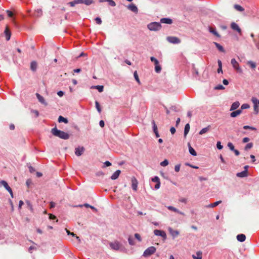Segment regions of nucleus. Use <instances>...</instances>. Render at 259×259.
I'll list each match as a JSON object with an SVG mask.
<instances>
[{"label":"nucleus","mask_w":259,"mask_h":259,"mask_svg":"<svg viewBox=\"0 0 259 259\" xmlns=\"http://www.w3.org/2000/svg\"><path fill=\"white\" fill-rule=\"evenodd\" d=\"M51 133L54 136L62 139L67 140L69 138V135L68 133L58 130L56 127L51 130Z\"/></svg>","instance_id":"1"},{"label":"nucleus","mask_w":259,"mask_h":259,"mask_svg":"<svg viewBox=\"0 0 259 259\" xmlns=\"http://www.w3.org/2000/svg\"><path fill=\"white\" fill-rule=\"evenodd\" d=\"M231 64L234 68V69L236 71L237 73L239 74L243 73V70L240 66L238 62L235 59H232L231 60Z\"/></svg>","instance_id":"2"},{"label":"nucleus","mask_w":259,"mask_h":259,"mask_svg":"<svg viewBox=\"0 0 259 259\" xmlns=\"http://www.w3.org/2000/svg\"><path fill=\"white\" fill-rule=\"evenodd\" d=\"M147 27L151 31H157L161 28V25L160 23L154 22L149 23Z\"/></svg>","instance_id":"3"},{"label":"nucleus","mask_w":259,"mask_h":259,"mask_svg":"<svg viewBox=\"0 0 259 259\" xmlns=\"http://www.w3.org/2000/svg\"><path fill=\"white\" fill-rule=\"evenodd\" d=\"M156 250L154 246H150L147 248L144 252L143 256L144 257H148L154 254Z\"/></svg>","instance_id":"4"},{"label":"nucleus","mask_w":259,"mask_h":259,"mask_svg":"<svg viewBox=\"0 0 259 259\" xmlns=\"http://www.w3.org/2000/svg\"><path fill=\"white\" fill-rule=\"evenodd\" d=\"M150 60L154 63L155 72L156 73H160L161 70V66L159 65L158 60L156 59L154 57H151Z\"/></svg>","instance_id":"5"},{"label":"nucleus","mask_w":259,"mask_h":259,"mask_svg":"<svg viewBox=\"0 0 259 259\" xmlns=\"http://www.w3.org/2000/svg\"><path fill=\"white\" fill-rule=\"evenodd\" d=\"M109 246L112 249L114 250H118L121 247V244L118 241H115L112 242H110Z\"/></svg>","instance_id":"6"},{"label":"nucleus","mask_w":259,"mask_h":259,"mask_svg":"<svg viewBox=\"0 0 259 259\" xmlns=\"http://www.w3.org/2000/svg\"><path fill=\"white\" fill-rule=\"evenodd\" d=\"M166 39L169 42L174 44H178L181 42L180 39L178 37L175 36H168L167 37Z\"/></svg>","instance_id":"7"},{"label":"nucleus","mask_w":259,"mask_h":259,"mask_svg":"<svg viewBox=\"0 0 259 259\" xmlns=\"http://www.w3.org/2000/svg\"><path fill=\"white\" fill-rule=\"evenodd\" d=\"M154 234L156 236H161L164 240H165L166 239V234L164 231L155 230L154 231Z\"/></svg>","instance_id":"8"},{"label":"nucleus","mask_w":259,"mask_h":259,"mask_svg":"<svg viewBox=\"0 0 259 259\" xmlns=\"http://www.w3.org/2000/svg\"><path fill=\"white\" fill-rule=\"evenodd\" d=\"M132 188L134 191H137L138 189V182L135 177L131 179Z\"/></svg>","instance_id":"9"},{"label":"nucleus","mask_w":259,"mask_h":259,"mask_svg":"<svg viewBox=\"0 0 259 259\" xmlns=\"http://www.w3.org/2000/svg\"><path fill=\"white\" fill-rule=\"evenodd\" d=\"M251 101H252V103H253V109H254V113L255 114H258V113L259 112L258 106L257 105V100L256 98L253 97L251 99Z\"/></svg>","instance_id":"10"},{"label":"nucleus","mask_w":259,"mask_h":259,"mask_svg":"<svg viewBox=\"0 0 259 259\" xmlns=\"http://www.w3.org/2000/svg\"><path fill=\"white\" fill-rule=\"evenodd\" d=\"M36 96L37 97V99H38V101L41 103L42 104L45 105V106H47L48 105V103L46 102L44 98L41 96L40 94H39L38 93H36Z\"/></svg>","instance_id":"11"},{"label":"nucleus","mask_w":259,"mask_h":259,"mask_svg":"<svg viewBox=\"0 0 259 259\" xmlns=\"http://www.w3.org/2000/svg\"><path fill=\"white\" fill-rule=\"evenodd\" d=\"M84 150V149L83 147H78L75 149V154L76 156H79L81 155Z\"/></svg>","instance_id":"12"},{"label":"nucleus","mask_w":259,"mask_h":259,"mask_svg":"<svg viewBox=\"0 0 259 259\" xmlns=\"http://www.w3.org/2000/svg\"><path fill=\"white\" fill-rule=\"evenodd\" d=\"M127 8H128V10H131V11H132V12H134L135 13H137L138 12V8L134 4H131L130 5H129L127 6Z\"/></svg>","instance_id":"13"},{"label":"nucleus","mask_w":259,"mask_h":259,"mask_svg":"<svg viewBox=\"0 0 259 259\" xmlns=\"http://www.w3.org/2000/svg\"><path fill=\"white\" fill-rule=\"evenodd\" d=\"M231 28L234 30L237 31L238 33H241V30L239 28V26L235 22H232L231 24Z\"/></svg>","instance_id":"14"},{"label":"nucleus","mask_w":259,"mask_h":259,"mask_svg":"<svg viewBox=\"0 0 259 259\" xmlns=\"http://www.w3.org/2000/svg\"><path fill=\"white\" fill-rule=\"evenodd\" d=\"M167 208L168 210H171V211H172L174 212H177L178 213H179L180 214H182V215H184L185 214L184 212L180 211L179 209H178L177 208H175V207L174 206H167Z\"/></svg>","instance_id":"15"},{"label":"nucleus","mask_w":259,"mask_h":259,"mask_svg":"<svg viewBox=\"0 0 259 259\" xmlns=\"http://www.w3.org/2000/svg\"><path fill=\"white\" fill-rule=\"evenodd\" d=\"M168 231L174 238H176L179 235V232L177 230H173L172 228H169Z\"/></svg>","instance_id":"16"},{"label":"nucleus","mask_w":259,"mask_h":259,"mask_svg":"<svg viewBox=\"0 0 259 259\" xmlns=\"http://www.w3.org/2000/svg\"><path fill=\"white\" fill-rule=\"evenodd\" d=\"M160 23L171 24L172 23V20L168 18H163L160 19Z\"/></svg>","instance_id":"17"},{"label":"nucleus","mask_w":259,"mask_h":259,"mask_svg":"<svg viewBox=\"0 0 259 259\" xmlns=\"http://www.w3.org/2000/svg\"><path fill=\"white\" fill-rule=\"evenodd\" d=\"M239 106H240V103L238 101H236L232 104L230 110V111L235 110L236 109H237Z\"/></svg>","instance_id":"18"},{"label":"nucleus","mask_w":259,"mask_h":259,"mask_svg":"<svg viewBox=\"0 0 259 259\" xmlns=\"http://www.w3.org/2000/svg\"><path fill=\"white\" fill-rule=\"evenodd\" d=\"M2 183H3V186L9 192L10 194H11V193H13L12 189L8 185V183H7V182L6 181H3L2 182Z\"/></svg>","instance_id":"19"},{"label":"nucleus","mask_w":259,"mask_h":259,"mask_svg":"<svg viewBox=\"0 0 259 259\" xmlns=\"http://www.w3.org/2000/svg\"><path fill=\"white\" fill-rule=\"evenodd\" d=\"M120 173L121 171L120 170H116L111 176V179L114 180L117 179L118 178Z\"/></svg>","instance_id":"20"},{"label":"nucleus","mask_w":259,"mask_h":259,"mask_svg":"<svg viewBox=\"0 0 259 259\" xmlns=\"http://www.w3.org/2000/svg\"><path fill=\"white\" fill-rule=\"evenodd\" d=\"M236 238L238 241L242 242L245 240L246 236L244 234H240L238 235Z\"/></svg>","instance_id":"21"},{"label":"nucleus","mask_w":259,"mask_h":259,"mask_svg":"<svg viewBox=\"0 0 259 259\" xmlns=\"http://www.w3.org/2000/svg\"><path fill=\"white\" fill-rule=\"evenodd\" d=\"M241 113V109H238L237 110L231 112L230 114V116L231 117H236L238 115H240Z\"/></svg>","instance_id":"22"},{"label":"nucleus","mask_w":259,"mask_h":259,"mask_svg":"<svg viewBox=\"0 0 259 259\" xmlns=\"http://www.w3.org/2000/svg\"><path fill=\"white\" fill-rule=\"evenodd\" d=\"M202 252L201 251H197L196 255L193 254L192 257L194 259H202Z\"/></svg>","instance_id":"23"},{"label":"nucleus","mask_w":259,"mask_h":259,"mask_svg":"<svg viewBox=\"0 0 259 259\" xmlns=\"http://www.w3.org/2000/svg\"><path fill=\"white\" fill-rule=\"evenodd\" d=\"M5 33L6 37V40H9L11 37V32L8 27H7L5 29Z\"/></svg>","instance_id":"24"},{"label":"nucleus","mask_w":259,"mask_h":259,"mask_svg":"<svg viewBox=\"0 0 259 259\" xmlns=\"http://www.w3.org/2000/svg\"><path fill=\"white\" fill-rule=\"evenodd\" d=\"M236 176L239 178L246 177L247 176V172H246V170H243L240 172H238Z\"/></svg>","instance_id":"25"},{"label":"nucleus","mask_w":259,"mask_h":259,"mask_svg":"<svg viewBox=\"0 0 259 259\" xmlns=\"http://www.w3.org/2000/svg\"><path fill=\"white\" fill-rule=\"evenodd\" d=\"M208 29H209V31L210 33H212L217 37H220V35H219V34L218 33V32L216 31V30L215 29H213L212 27H209Z\"/></svg>","instance_id":"26"},{"label":"nucleus","mask_w":259,"mask_h":259,"mask_svg":"<svg viewBox=\"0 0 259 259\" xmlns=\"http://www.w3.org/2000/svg\"><path fill=\"white\" fill-rule=\"evenodd\" d=\"M189 146V151L190 153L193 156H196L197 155V153L195 150L191 146L190 144H188Z\"/></svg>","instance_id":"27"},{"label":"nucleus","mask_w":259,"mask_h":259,"mask_svg":"<svg viewBox=\"0 0 259 259\" xmlns=\"http://www.w3.org/2000/svg\"><path fill=\"white\" fill-rule=\"evenodd\" d=\"M221 203H222V201L219 200V201L215 202L213 203L209 204V205H206L205 207H212V208L214 207L218 206L219 204H220Z\"/></svg>","instance_id":"28"},{"label":"nucleus","mask_w":259,"mask_h":259,"mask_svg":"<svg viewBox=\"0 0 259 259\" xmlns=\"http://www.w3.org/2000/svg\"><path fill=\"white\" fill-rule=\"evenodd\" d=\"M190 131V125L187 123L185 125L184 129V137H186Z\"/></svg>","instance_id":"29"},{"label":"nucleus","mask_w":259,"mask_h":259,"mask_svg":"<svg viewBox=\"0 0 259 259\" xmlns=\"http://www.w3.org/2000/svg\"><path fill=\"white\" fill-rule=\"evenodd\" d=\"M210 129V125L207 126L206 127L203 128L200 132V135H203L206 133H207Z\"/></svg>","instance_id":"30"},{"label":"nucleus","mask_w":259,"mask_h":259,"mask_svg":"<svg viewBox=\"0 0 259 259\" xmlns=\"http://www.w3.org/2000/svg\"><path fill=\"white\" fill-rule=\"evenodd\" d=\"M58 122H64L65 123H68V120L67 118L63 117L62 116H59L58 117Z\"/></svg>","instance_id":"31"},{"label":"nucleus","mask_w":259,"mask_h":259,"mask_svg":"<svg viewBox=\"0 0 259 259\" xmlns=\"http://www.w3.org/2000/svg\"><path fill=\"white\" fill-rule=\"evenodd\" d=\"M30 67H31V69L32 71H35L36 70V68H37V63H36V62H35V61H32L31 63Z\"/></svg>","instance_id":"32"},{"label":"nucleus","mask_w":259,"mask_h":259,"mask_svg":"<svg viewBox=\"0 0 259 259\" xmlns=\"http://www.w3.org/2000/svg\"><path fill=\"white\" fill-rule=\"evenodd\" d=\"M213 43L215 45V46H216V47L217 48V49L220 52H224L225 50L224 49V48L221 45H220L219 44L215 42H214Z\"/></svg>","instance_id":"33"},{"label":"nucleus","mask_w":259,"mask_h":259,"mask_svg":"<svg viewBox=\"0 0 259 259\" xmlns=\"http://www.w3.org/2000/svg\"><path fill=\"white\" fill-rule=\"evenodd\" d=\"M234 7L237 11L239 12H243L244 10V8L239 5H235Z\"/></svg>","instance_id":"34"},{"label":"nucleus","mask_w":259,"mask_h":259,"mask_svg":"<svg viewBox=\"0 0 259 259\" xmlns=\"http://www.w3.org/2000/svg\"><path fill=\"white\" fill-rule=\"evenodd\" d=\"M152 128H153V131L154 133L157 132H158V128L157 126L154 121V120L152 121Z\"/></svg>","instance_id":"35"},{"label":"nucleus","mask_w":259,"mask_h":259,"mask_svg":"<svg viewBox=\"0 0 259 259\" xmlns=\"http://www.w3.org/2000/svg\"><path fill=\"white\" fill-rule=\"evenodd\" d=\"M247 64L252 69H254L256 67L255 63L251 61H248Z\"/></svg>","instance_id":"36"},{"label":"nucleus","mask_w":259,"mask_h":259,"mask_svg":"<svg viewBox=\"0 0 259 259\" xmlns=\"http://www.w3.org/2000/svg\"><path fill=\"white\" fill-rule=\"evenodd\" d=\"M134 77L136 79V80L137 81V82L140 84H141V82H140V80L139 78V77H138V75L137 74V71H135L134 73Z\"/></svg>","instance_id":"37"},{"label":"nucleus","mask_w":259,"mask_h":259,"mask_svg":"<svg viewBox=\"0 0 259 259\" xmlns=\"http://www.w3.org/2000/svg\"><path fill=\"white\" fill-rule=\"evenodd\" d=\"M98 90L99 92H102L103 91L104 87L103 85H96L93 87Z\"/></svg>","instance_id":"38"},{"label":"nucleus","mask_w":259,"mask_h":259,"mask_svg":"<svg viewBox=\"0 0 259 259\" xmlns=\"http://www.w3.org/2000/svg\"><path fill=\"white\" fill-rule=\"evenodd\" d=\"M94 3L93 0H83V4L87 6H89Z\"/></svg>","instance_id":"39"},{"label":"nucleus","mask_w":259,"mask_h":259,"mask_svg":"<svg viewBox=\"0 0 259 259\" xmlns=\"http://www.w3.org/2000/svg\"><path fill=\"white\" fill-rule=\"evenodd\" d=\"M95 105H96V108L97 111H98V112L101 113V109L100 104L98 101L95 102Z\"/></svg>","instance_id":"40"},{"label":"nucleus","mask_w":259,"mask_h":259,"mask_svg":"<svg viewBox=\"0 0 259 259\" xmlns=\"http://www.w3.org/2000/svg\"><path fill=\"white\" fill-rule=\"evenodd\" d=\"M128 242L131 245H135L134 240L133 238H132V237H128Z\"/></svg>","instance_id":"41"},{"label":"nucleus","mask_w":259,"mask_h":259,"mask_svg":"<svg viewBox=\"0 0 259 259\" xmlns=\"http://www.w3.org/2000/svg\"><path fill=\"white\" fill-rule=\"evenodd\" d=\"M250 107V106L249 104H243L241 105V111L243 109H248Z\"/></svg>","instance_id":"42"},{"label":"nucleus","mask_w":259,"mask_h":259,"mask_svg":"<svg viewBox=\"0 0 259 259\" xmlns=\"http://www.w3.org/2000/svg\"><path fill=\"white\" fill-rule=\"evenodd\" d=\"M168 164V161L167 159H165L160 163V165L162 166H166Z\"/></svg>","instance_id":"43"},{"label":"nucleus","mask_w":259,"mask_h":259,"mask_svg":"<svg viewBox=\"0 0 259 259\" xmlns=\"http://www.w3.org/2000/svg\"><path fill=\"white\" fill-rule=\"evenodd\" d=\"M152 181L156 183L160 182L159 178L157 176H155L154 177L152 178Z\"/></svg>","instance_id":"44"},{"label":"nucleus","mask_w":259,"mask_h":259,"mask_svg":"<svg viewBox=\"0 0 259 259\" xmlns=\"http://www.w3.org/2000/svg\"><path fill=\"white\" fill-rule=\"evenodd\" d=\"M243 128L245 130L249 129V130H253V131H255L256 130V128L252 127V126H250L249 125H244L243 126Z\"/></svg>","instance_id":"45"},{"label":"nucleus","mask_w":259,"mask_h":259,"mask_svg":"<svg viewBox=\"0 0 259 259\" xmlns=\"http://www.w3.org/2000/svg\"><path fill=\"white\" fill-rule=\"evenodd\" d=\"M107 2L109 5L112 7H115L116 6V3L113 0H108Z\"/></svg>","instance_id":"46"},{"label":"nucleus","mask_w":259,"mask_h":259,"mask_svg":"<svg viewBox=\"0 0 259 259\" xmlns=\"http://www.w3.org/2000/svg\"><path fill=\"white\" fill-rule=\"evenodd\" d=\"M228 147L229 148V149L231 150H234V146L233 144L232 143H228Z\"/></svg>","instance_id":"47"},{"label":"nucleus","mask_w":259,"mask_h":259,"mask_svg":"<svg viewBox=\"0 0 259 259\" xmlns=\"http://www.w3.org/2000/svg\"><path fill=\"white\" fill-rule=\"evenodd\" d=\"M214 89L215 90H224L225 89V87L221 85V84H219L216 87H214Z\"/></svg>","instance_id":"48"},{"label":"nucleus","mask_w":259,"mask_h":259,"mask_svg":"<svg viewBox=\"0 0 259 259\" xmlns=\"http://www.w3.org/2000/svg\"><path fill=\"white\" fill-rule=\"evenodd\" d=\"M68 5H69L71 7H74L75 5H77L76 0H74L73 1L69 2L68 3Z\"/></svg>","instance_id":"49"},{"label":"nucleus","mask_w":259,"mask_h":259,"mask_svg":"<svg viewBox=\"0 0 259 259\" xmlns=\"http://www.w3.org/2000/svg\"><path fill=\"white\" fill-rule=\"evenodd\" d=\"M217 147L218 149L219 150H221L223 149V146L221 145V143L220 141H218L217 143Z\"/></svg>","instance_id":"50"},{"label":"nucleus","mask_w":259,"mask_h":259,"mask_svg":"<svg viewBox=\"0 0 259 259\" xmlns=\"http://www.w3.org/2000/svg\"><path fill=\"white\" fill-rule=\"evenodd\" d=\"M252 147V144L251 143H249L246 144L245 147V150H247L250 149Z\"/></svg>","instance_id":"51"},{"label":"nucleus","mask_w":259,"mask_h":259,"mask_svg":"<svg viewBox=\"0 0 259 259\" xmlns=\"http://www.w3.org/2000/svg\"><path fill=\"white\" fill-rule=\"evenodd\" d=\"M95 21H96V22L98 24H101L102 23V20L99 17H97L95 18Z\"/></svg>","instance_id":"52"},{"label":"nucleus","mask_w":259,"mask_h":259,"mask_svg":"<svg viewBox=\"0 0 259 259\" xmlns=\"http://www.w3.org/2000/svg\"><path fill=\"white\" fill-rule=\"evenodd\" d=\"M180 166H181L180 164H177V165H175V170L176 172H179L180 171Z\"/></svg>","instance_id":"53"},{"label":"nucleus","mask_w":259,"mask_h":259,"mask_svg":"<svg viewBox=\"0 0 259 259\" xmlns=\"http://www.w3.org/2000/svg\"><path fill=\"white\" fill-rule=\"evenodd\" d=\"M135 238L139 241H141V236L140 235L138 234V233H136L135 234Z\"/></svg>","instance_id":"54"},{"label":"nucleus","mask_w":259,"mask_h":259,"mask_svg":"<svg viewBox=\"0 0 259 259\" xmlns=\"http://www.w3.org/2000/svg\"><path fill=\"white\" fill-rule=\"evenodd\" d=\"M7 13L8 16L10 17H12L13 16V12H11L10 10H7Z\"/></svg>","instance_id":"55"},{"label":"nucleus","mask_w":259,"mask_h":259,"mask_svg":"<svg viewBox=\"0 0 259 259\" xmlns=\"http://www.w3.org/2000/svg\"><path fill=\"white\" fill-rule=\"evenodd\" d=\"M160 182L156 183V185H155L154 188L156 190H157L160 188Z\"/></svg>","instance_id":"56"},{"label":"nucleus","mask_w":259,"mask_h":259,"mask_svg":"<svg viewBox=\"0 0 259 259\" xmlns=\"http://www.w3.org/2000/svg\"><path fill=\"white\" fill-rule=\"evenodd\" d=\"M179 201L180 202L184 203H186L187 202V199H186L185 198H182L180 199Z\"/></svg>","instance_id":"57"},{"label":"nucleus","mask_w":259,"mask_h":259,"mask_svg":"<svg viewBox=\"0 0 259 259\" xmlns=\"http://www.w3.org/2000/svg\"><path fill=\"white\" fill-rule=\"evenodd\" d=\"M31 112H33L35 114L36 117H38L39 115V112L37 110H32Z\"/></svg>","instance_id":"58"},{"label":"nucleus","mask_w":259,"mask_h":259,"mask_svg":"<svg viewBox=\"0 0 259 259\" xmlns=\"http://www.w3.org/2000/svg\"><path fill=\"white\" fill-rule=\"evenodd\" d=\"M99 125L101 127H103L105 125L104 121L103 120H100L99 122Z\"/></svg>","instance_id":"59"},{"label":"nucleus","mask_w":259,"mask_h":259,"mask_svg":"<svg viewBox=\"0 0 259 259\" xmlns=\"http://www.w3.org/2000/svg\"><path fill=\"white\" fill-rule=\"evenodd\" d=\"M29 171L31 172V173H32L34 171H35V169L34 167H33L32 166H29Z\"/></svg>","instance_id":"60"},{"label":"nucleus","mask_w":259,"mask_h":259,"mask_svg":"<svg viewBox=\"0 0 259 259\" xmlns=\"http://www.w3.org/2000/svg\"><path fill=\"white\" fill-rule=\"evenodd\" d=\"M249 141V138L247 137L244 138L242 140L243 143H247Z\"/></svg>","instance_id":"61"},{"label":"nucleus","mask_w":259,"mask_h":259,"mask_svg":"<svg viewBox=\"0 0 259 259\" xmlns=\"http://www.w3.org/2000/svg\"><path fill=\"white\" fill-rule=\"evenodd\" d=\"M170 131L172 134H174L176 133V129L174 127H171L170 129Z\"/></svg>","instance_id":"62"},{"label":"nucleus","mask_w":259,"mask_h":259,"mask_svg":"<svg viewBox=\"0 0 259 259\" xmlns=\"http://www.w3.org/2000/svg\"><path fill=\"white\" fill-rule=\"evenodd\" d=\"M104 165L106 166H109L111 165V163L109 161H106L104 163Z\"/></svg>","instance_id":"63"},{"label":"nucleus","mask_w":259,"mask_h":259,"mask_svg":"<svg viewBox=\"0 0 259 259\" xmlns=\"http://www.w3.org/2000/svg\"><path fill=\"white\" fill-rule=\"evenodd\" d=\"M57 95L60 96V97H62L64 95V92L60 91H59L58 93H57Z\"/></svg>","instance_id":"64"}]
</instances>
